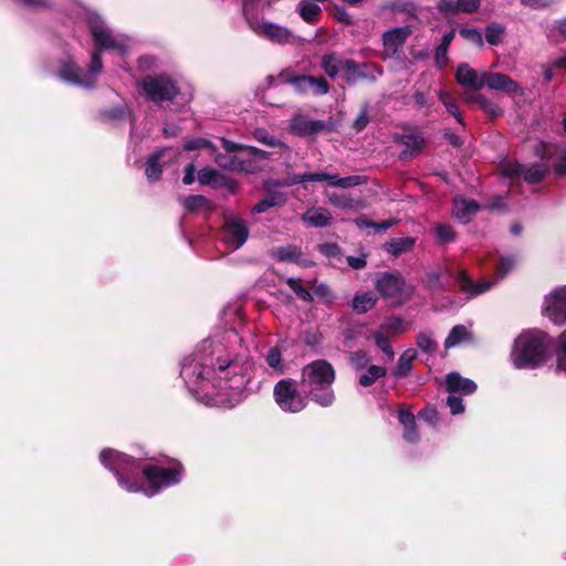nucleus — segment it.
Masks as SVG:
<instances>
[{"label":"nucleus","mask_w":566,"mask_h":566,"mask_svg":"<svg viewBox=\"0 0 566 566\" xmlns=\"http://www.w3.org/2000/svg\"><path fill=\"white\" fill-rule=\"evenodd\" d=\"M240 343L238 333L228 329L202 340L182 360L180 376L205 405L233 408L245 398L253 361L247 349L233 352Z\"/></svg>","instance_id":"nucleus-1"},{"label":"nucleus","mask_w":566,"mask_h":566,"mask_svg":"<svg viewBox=\"0 0 566 566\" xmlns=\"http://www.w3.org/2000/svg\"><path fill=\"white\" fill-rule=\"evenodd\" d=\"M102 464L114 472L118 484L127 492H143L154 496L163 489L175 485L182 478V467L174 463L170 468L144 465L129 455L113 449H104L99 453Z\"/></svg>","instance_id":"nucleus-2"},{"label":"nucleus","mask_w":566,"mask_h":566,"mask_svg":"<svg viewBox=\"0 0 566 566\" xmlns=\"http://www.w3.org/2000/svg\"><path fill=\"white\" fill-rule=\"evenodd\" d=\"M76 14L90 28L96 44V51L92 54L87 70L83 71L72 57L67 56L61 61L57 75L64 82L91 88L95 85L97 75L103 70L101 52L111 50L123 56L129 49V41L124 35L113 34L96 12L78 7Z\"/></svg>","instance_id":"nucleus-3"},{"label":"nucleus","mask_w":566,"mask_h":566,"mask_svg":"<svg viewBox=\"0 0 566 566\" xmlns=\"http://www.w3.org/2000/svg\"><path fill=\"white\" fill-rule=\"evenodd\" d=\"M551 337L538 329L523 331L514 340L511 360L517 369H534L547 359Z\"/></svg>","instance_id":"nucleus-4"},{"label":"nucleus","mask_w":566,"mask_h":566,"mask_svg":"<svg viewBox=\"0 0 566 566\" xmlns=\"http://www.w3.org/2000/svg\"><path fill=\"white\" fill-rule=\"evenodd\" d=\"M336 371L331 363L316 359L302 369V386L307 389L310 398L321 407H331L335 402L333 384Z\"/></svg>","instance_id":"nucleus-5"},{"label":"nucleus","mask_w":566,"mask_h":566,"mask_svg":"<svg viewBox=\"0 0 566 566\" xmlns=\"http://www.w3.org/2000/svg\"><path fill=\"white\" fill-rule=\"evenodd\" d=\"M517 259L514 255L501 256L495 265L496 279L474 282L464 269L458 270L455 282L460 290L470 297L478 296L490 291L500 280L505 277L516 265Z\"/></svg>","instance_id":"nucleus-6"},{"label":"nucleus","mask_w":566,"mask_h":566,"mask_svg":"<svg viewBox=\"0 0 566 566\" xmlns=\"http://www.w3.org/2000/svg\"><path fill=\"white\" fill-rule=\"evenodd\" d=\"M222 148L227 153H237L238 172L255 174L261 169V163L269 158L264 150L227 139H222Z\"/></svg>","instance_id":"nucleus-7"},{"label":"nucleus","mask_w":566,"mask_h":566,"mask_svg":"<svg viewBox=\"0 0 566 566\" xmlns=\"http://www.w3.org/2000/svg\"><path fill=\"white\" fill-rule=\"evenodd\" d=\"M140 93L154 103H161L175 98L179 88L167 75H148L140 83Z\"/></svg>","instance_id":"nucleus-8"},{"label":"nucleus","mask_w":566,"mask_h":566,"mask_svg":"<svg viewBox=\"0 0 566 566\" xmlns=\"http://www.w3.org/2000/svg\"><path fill=\"white\" fill-rule=\"evenodd\" d=\"M274 400L285 412H300L306 407V399L300 394L293 379H282L273 390Z\"/></svg>","instance_id":"nucleus-9"},{"label":"nucleus","mask_w":566,"mask_h":566,"mask_svg":"<svg viewBox=\"0 0 566 566\" xmlns=\"http://www.w3.org/2000/svg\"><path fill=\"white\" fill-rule=\"evenodd\" d=\"M255 0L243 1V13L247 17L250 29L260 36L272 42L285 43L291 38V32L286 28L269 22L266 20H252L249 18L250 11L253 9Z\"/></svg>","instance_id":"nucleus-10"},{"label":"nucleus","mask_w":566,"mask_h":566,"mask_svg":"<svg viewBox=\"0 0 566 566\" xmlns=\"http://www.w3.org/2000/svg\"><path fill=\"white\" fill-rule=\"evenodd\" d=\"M377 291L387 300L401 304L411 294V287L398 273H385L376 282Z\"/></svg>","instance_id":"nucleus-11"},{"label":"nucleus","mask_w":566,"mask_h":566,"mask_svg":"<svg viewBox=\"0 0 566 566\" xmlns=\"http://www.w3.org/2000/svg\"><path fill=\"white\" fill-rule=\"evenodd\" d=\"M542 313L555 325L566 324V285L556 287L545 295Z\"/></svg>","instance_id":"nucleus-12"},{"label":"nucleus","mask_w":566,"mask_h":566,"mask_svg":"<svg viewBox=\"0 0 566 566\" xmlns=\"http://www.w3.org/2000/svg\"><path fill=\"white\" fill-rule=\"evenodd\" d=\"M549 171L548 163H537L525 166L518 163H507L503 167L505 176L512 179L523 178L528 184H535L545 178Z\"/></svg>","instance_id":"nucleus-13"},{"label":"nucleus","mask_w":566,"mask_h":566,"mask_svg":"<svg viewBox=\"0 0 566 566\" xmlns=\"http://www.w3.org/2000/svg\"><path fill=\"white\" fill-rule=\"evenodd\" d=\"M249 237V229L247 222L239 217H227L224 222V241L226 243L237 250L241 248Z\"/></svg>","instance_id":"nucleus-14"},{"label":"nucleus","mask_w":566,"mask_h":566,"mask_svg":"<svg viewBox=\"0 0 566 566\" xmlns=\"http://www.w3.org/2000/svg\"><path fill=\"white\" fill-rule=\"evenodd\" d=\"M411 30L409 27H399L386 31L382 34L384 53L386 57L394 56L405 44Z\"/></svg>","instance_id":"nucleus-15"},{"label":"nucleus","mask_w":566,"mask_h":566,"mask_svg":"<svg viewBox=\"0 0 566 566\" xmlns=\"http://www.w3.org/2000/svg\"><path fill=\"white\" fill-rule=\"evenodd\" d=\"M483 87L505 93H523L521 85L503 73L483 72Z\"/></svg>","instance_id":"nucleus-16"},{"label":"nucleus","mask_w":566,"mask_h":566,"mask_svg":"<svg viewBox=\"0 0 566 566\" xmlns=\"http://www.w3.org/2000/svg\"><path fill=\"white\" fill-rule=\"evenodd\" d=\"M329 91V84L323 76L301 75L295 80V92L298 94L325 95Z\"/></svg>","instance_id":"nucleus-17"},{"label":"nucleus","mask_w":566,"mask_h":566,"mask_svg":"<svg viewBox=\"0 0 566 566\" xmlns=\"http://www.w3.org/2000/svg\"><path fill=\"white\" fill-rule=\"evenodd\" d=\"M178 156L179 153L171 148H165L150 156L146 165V176L148 180L157 181L160 178L161 167L167 163L164 160L166 157L168 158V160H176Z\"/></svg>","instance_id":"nucleus-18"},{"label":"nucleus","mask_w":566,"mask_h":566,"mask_svg":"<svg viewBox=\"0 0 566 566\" xmlns=\"http://www.w3.org/2000/svg\"><path fill=\"white\" fill-rule=\"evenodd\" d=\"M455 77L457 82L467 90L479 91L483 88V72H476L468 63L459 64Z\"/></svg>","instance_id":"nucleus-19"},{"label":"nucleus","mask_w":566,"mask_h":566,"mask_svg":"<svg viewBox=\"0 0 566 566\" xmlns=\"http://www.w3.org/2000/svg\"><path fill=\"white\" fill-rule=\"evenodd\" d=\"M270 255L280 262H290L302 266L312 265V262L303 258L302 249L294 244L273 248L270 251Z\"/></svg>","instance_id":"nucleus-20"},{"label":"nucleus","mask_w":566,"mask_h":566,"mask_svg":"<svg viewBox=\"0 0 566 566\" xmlns=\"http://www.w3.org/2000/svg\"><path fill=\"white\" fill-rule=\"evenodd\" d=\"M291 130L301 136H310L321 132L325 125L322 120H312L304 115H295L290 123Z\"/></svg>","instance_id":"nucleus-21"},{"label":"nucleus","mask_w":566,"mask_h":566,"mask_svg":"<svg viewBox=\"0 0 566 566\" xmlns=\"http://www.w3.org/2000/svg\"><path fill=\"white\" fill-rule=\"evenodd\" d=\"M479 210L480 206L475 200L457 197L453 201V216L462 223H468Z\"/></svg>","instance_id":"nucleus-22"},{"label":"nucleus","mask_w":566,"mask_h":566,"mask_svg":"<svg viewBox=\"0 0 566 566\" xmlns=\"http://www.w3.org/2000/svg\"><path fill=\"white\" fill-rule=\"evenodd\" d=\"M446 385L450 394L470 395L476 390V384L473 380L464 378L455 371L446 376Z\"/></svg>","instance_id":"nucleus-23"},{"label":"nucleus","mask_w":566,"mask_h":566,"mask_svg":"<svg viewBox=\"0 0 566 566\" xmlns=\"http://www.w3.org/2000/svg\"><path fill=\"white\" fill-rule=\"evenodd\" d=\"M481 0H440L438 9L444 13H472L480 7Z\"/></svg>","instance_id":"nucleus-24"},{"label":"nucleus","mask_w":566,"mask_h":566,"mask_svg":"<svg viewBox=\"0 0 566 566\" xmlns=\"http://www.w3.org/2000/svg\"><path fill=\"white\" fill-rule=\"evenodd\" d=\"M464 102L476 105L481 111L491 117H496L502 114V109L483 94L467 93L464 96Z\"/></svg>","instance_id":"nucleus-25"},{"label":"nucleus","mask_w":566,"mask_h":566,"mask_svg":"<svg viewBox=\"0 0 566 566\" xmlns=\"http://www.w3.org/2000/svg\"><path fill=\"white\" fill-rule=\"evenodd\" d=\"M198 181L200 182V185H209L212 187H221L223 185H228L232 190L237 188V185L234 182L228 184L222 174L210 167H206L199 170Z\"/></svg>","instance_id":"nucleus-26"},{"label":"nucleus","mask_w":566,"mask_h":566,"mask_svg":"<svg viewBox=\"0 0 566 566\" xmlns=\"http://www.w3.org/2000/svg\"><path fill=\"white\" fill-rule=\"evenodd\" d=\"M302 220L315 228H324L331 223L332 213L322 207L308 209Z\"/></svg>","instance_id":"nucleus-27"},{"label":"nucleus","mask_w":566,"mask_h":566,"mask_svg":"<svg viewBox=\"0 0 566 566\" xmlns=\"http://www.w3.org/2000/svg\"><path fill=\"white\" fill-rule=\"evenodd\" d=\"M408 331V323H406L401 317L390 316L387 317L379 328L376 331L381 333L387 337H392L396 335L403 334Z\"/></svg>","instance_id":"nucleus-28"},{"label":"nucleus","mask_w":566,"mask_h":566,"mask_svg":"<svg viewBox=\"0 0 566 566\" xmlns=\"http://www.w3.org/2000/svg\"><path fill=\"white\" fill-rule=\"evenodd\" d=\"M401 143L407 149L402 151L400 156L401 158H408L413 153L420 151L424 147L426 139L420 133L411 132L401 136Z\"/></svg>","instance_id":"nucleus-29"},{"label":"nucleus","mask_w":566,"mask_h":566,"mask_svg":"<svg viewBox=\"0 0 566 566\" xmlns=\"http://www.w3.org/2000/svg\"><path fill=\"white\" fill-rule=\"evenodd\" d=\"M297 12L301 18L310 24H315L322 14L321 7L310 0H300L297 4Z\"/></svg>","instance_id":"nucleus-30"},{"label":"nucleus","mask_w":566,"mask_h":566,"mask_svg":"<svg viewBox=\"0 0 566 566\" xmlns=\"http://www.w3.org/2000/svg\"><path fill=\"white\" fill-rule=\"evenodd\" d=\"M369 67H373L375 71H377L378 74H381V69L379 66L369 64H363L360 66L354 60H345L344 70L346 71L347 82H356L359 78L366 77L367 73L363 69Z\"/></svg>","instance_id":"nucleus-31"},{"label":"nucleus","mask_w":566,"mask_h":566,"mask_svg":"<svg viewBox=\"0 0 566 566\" xmlns=\"http://www.w3.org/2000/svg\"><path fill=\"white\" fill-rule=\"evenodd\" d=\"M286 202V196L282 192L271 193L252 207L253 214L263 213L273 207H281Z\"/></svg>","instance_id":"nucleus-32"},{"label":"nucleus","mask_w":566,"mask_h":566,"mask_svg":"<svg viewBox=\"0 0 566 566\" xmlns=\"http://www.w3.org/2000/svg\"><path fill=\"white\" fill-rule=\"evenodd\" d=\"M344 62L336 53H328L322 57V67L327 76L334 78L344 70Z\"/></svg>","instance_id":"nucleus-33"},{"label":"nucleus","mask_w":566,"mask_h":566,"mask_svg":"<svg viewBox=\"0 0 566 566\" xmlns=\"http://www.w3.org/2000/svg\"><path fill=\"white\" fill-rule=\"evenodd\" d=\"M328 202L336 208L345 210H359L364 208L363 201L354 200L346 195L331 193L328 195Z\"/></svg>","instance_id":"nucleus-34"},{"label":"nucleus","mask_w":566,"mask_h":566,"mask_svg":"<svg viewBox=\"0 0 566 566\" xmlns=\"http://www.w3.org/2000/svg\"><path fill=\"white\" fill-rule=\"evenodd\" d=\"M377 303V296L374 292L357 294L353 300V310L359 314L371 310Z\"/></svg>","instance_id":"nucleus-35"},{"label":"nucleus","mask_w":566,"mask_h":566,"mask_svg":"<svg viewBox=\"0 0 566 566\" xmlns=\"http://www.w3.org/2000/svg\"><path fill=\"white\" fill-rule=\"evenodd\" d=\"M471 333L464 325H455L444 340L446 348L460 345L462 342L470 340Z\"/></svg>","instance_id":"nucleus-36"},{"label":"nucleus","mask_w":566,"mask_h":566,"mask_svg":"<svg viewBox=\"0 0 566 566\" xmlns=\"http://www.w3.org/2000/svg\"><path fill=\"white\" fill-rule=\"evenodd\" d=\"M386 368L377 365H369L366 373L361 374L358 378V384L361 387H370L378 380L386 376Z\"/></svg>","instance_id":"nucleus-37"},{"label":"nucleus","mask_w":566,"mask_h":566,"mask_svg":"<svg viewBox=\"0 0 566 566\" xmlns=\"http://www.w3.org/2000/svg\"><path fill=\"white\" fill-rule=\"evenodd\" d=\"M417 353L415 349L410 348L405 350L398 360L397 368L395 370V376L397 377H406L411 368H412V361L416 359Z\"/></svg>","instance_id":"nucleus-38"},{"label":"nucleus","mask_w":566,"mask_h":566,"mask_svg":"<svg viewBox=\"0 0 566 566\" xmlns=\"http://www.w3.org/2000/svg\"><path fill=\"white\" fill-rule=\"evenodd\" d=\"M415 244L412 238L392 239L386 244V251L395 256L410 250Z\"/></svg>","instance_id":"nucleus-39"},{"label":"nucleus","mask_w":566,"mask_h":566,"mask_svg":"<svg viewBox=\"0 0 566 566\" xmlns=\"http://www.w3.org/2000/svg\"><path fill=\"white\" fill-rule=\"evenodd\" d=\"M326 181L332 186L347 189L361 185L364 182V178L358 175L339 178L337 175L328 174Z\"/></svg>","instance_id":"nucleus-40"},{"label":"nucleus","mask_w":566,"mask_h":566,"mask_svg":"<svg viewBox=\"0 0 566 566\" xmlns=\"http://www.w3.org/2000/svg\"><path fill=\"white\" fill-rule=\"evenodd\" d=\"M213 155H214V161L220 168L231 170V171H238V164H237L238 155H237V153H227L226 151V154H220V153L216 151Z\"/></svg>","instance_id":"nucleus-41"},{"label":"nucleus","mask_w":566,"mask_h":566,"mask_svg":"<svg viewBox=\"0 0 566 566\" xmlns=\"http://www.w3.org/2000/svg\"><path fill=\"white\" fill-rule=\"evenodd\" d=\"M438 97L439 99L441 101V103L444 105V107L447 108V112L452 115L458 123L462 124L463 125V118L459 112V107L458 105L453 102L451 95L449 92L447 91H442L440 90L438 92Z\"/></svg>","instance_id":"nucleus-42"},{"label":"nucleus","mask_w":566,"mask_h":566,"mask_svg":"<svg viewBox=\"0 0 566 566\" xmlns=\"http://www.w3.org/2000/svg\"><path fill=\"white\" fill-rule=\"evenodd\" d=\"M557 365L556 371L566 375V331L559 336V345L556 353Z\"/></svg>","instance_id":"nucleus-43"},{"label":"nucleus","mask_w":566,"mask_h":566,"mask_svg":"<svg viewBox=\"0 0 566 566\" xmlns=\"http://www.w3.org/2000/svg\"><path fill=\"white\" fill-rule=\"evenodd\" d=\"M373 336L377 347L387 356L389 360H392L395 358V350L390 345V337H387L378 332H375Z\"/></svg>","instance_id":"nucleus-44"},{"label":"nucleus","mask_w":566,"mask_h":566,"mask_svg":"<svg viewBox=\"0 0 566 566\" xmlns=\"http://www.w3.org/2000/svg\"><path fill=\"white\" fill-rule=\"evenodd\" d=\"M349 361L355 370H361L369 366L370 358L365 350H356L350 353Z\"/></svg>","instance_id":"nucleus-45"},{"label":"nucleus","mask_w":566,"mask_h":566,"mask_svg":"<svg viewBox=\"0 0 566 566\" xmlns=\"http://www.w3.org/2000/svg\"><path fill=\"white\" fill-rule=\"evenodd\" d=\"M436 235L440 243L446 244L455 239V232L449 224L439 223L436 227Z\"/></svg>","instance_id":"nucleus-46"},{"label":"nucleus","mask_w":566,"mask_h":566,"mask_svg":"<svg viewBox=\"0 0 566 566\" xmlns=\"http://www.w3.org/2000/svg\"><path fill=\"white\" fill-rule=\"evenodd\" d=\"M417 345L424 353L432 354L437 350V343L432 339L430 333L423 332L417 336Z\"/></svg>","instance_id":"nucleus-47"},{"label":"nucleus","mask_w":566,"mask_h":566,"mask_svg":"<svg viewBox=\"0 0 566 566\" xmlns=\"http://www.w3.org/2000/svg\"><path fill=\"white\" fill-rule=\"evenodd\" d=\"M184 207L188 210V211H196V210H199L201 208H205L209 205V201L206 197L203 196H200V195H195V196H188L184 199Z\"/></svg>","instance_id":"nucleus-48"},{"label":"nucleus","mask_w":566,"mask_h":566,"mask_svg":"<svg viewBox=\"0 0 566 566\" xmlns=\"http://www.w3.org/2000/svg\"><path fill=\"white\" fill-rule=\"evenodd\" d=\"M504 34V28L500 24H491L485 29V39L492 45L501 43Z\"/></svg>","instance_id":"nucleus-49"},{"label":"nucleus","mask_w":566,"mask_h":566,"mask_svg":"<svg viewBox=\"0 0 566 566\" xmlns=\"http://www.w3.org/2000/svg\"><path fill=\"white\" fill-rule=\"evenodd\" d=\"M290 289L303 301L311 302L313 300L312 294L308 290L302 286L301 281L298 279L289 277L286 280Z\"/></svg>","instance_id":"nucleus-50"},{"label":"nucleus","mask_w":566,"mask_h":566,"mask_svg":"<svg viewBox=\"0 0 566 566\" xmlns=\"http://www.w3.org/2000/svg\"><path fill=\"white\" fill-rule=\"evenodd\" d=\"M268 365L280 373L283 371L282 353L279 348L272 347L265 356Z\"/></svg>","instance_id":"nucleus-51"},{"label":"nucleus","mask_w":566,"mask_h":566,"mask_svg":"<svg viewBox=\"0 0 566 566\" xmlns=\"http://www.w3.org/2000/svg\"><path fill=\"white\" fill-rule=\"evenodd\" d=\"M184 148L189 151L202 149V148L210 149L211 154H214L217 151V148L211 144V142H209L208 139H205V138L190 139L185 144Z\"/></svg>","instance_id":"nucleus-52"},{"label":"nucleus","mask_w":566,"mask_h":566,"mask_svg":"<svg viewBox=\"0 0 566 566\" xmlns=\"http://www.w3.org/2000/svg\"><path fill=\"white\" fill-rule=\"evenodd\" d=\"M254 137H255V139L258 142H260V143H262L264 145H268V146H271V147L281 146V147L287 148V146H285L283 143L277 140L274 136L270 135L264 129L255 130Z\"/></svg>","instance_id":"nucleus-53"},{"label":"nucleus","mask_w":566,"mask_h":566,"mask_svg":"<svg viewBox=\"0 0 566 566\" xmlns=\"http://www.w3.org/2000/svg\"><path fill=\"white\" fill-rule=\"evenodd\" d=\"M460 35L465 40L473 42L478 46H483V38L482 34L476 29H468L463 28L459 31Z\"/></svg>","instance_id":"nucleus-54"},{"label":"nucleus","mask_w":566,"mask_h":566,"mask_svg":"<svg viewBox=\"0 0 566 566\" xmlns=\"http://www.w3.org/2000/svg\"><path fill=\"white\" fill-rule=\"evenodd\" d=\"M447 405L449 406L452 415H460L464 411L462 399L453 394L448 397Z\"/></svg>","instance_id":"nucleus-55"},{"label":"nucleus","mask_w":566,"mask_h":566,"mask_svg":"<svg viewBox=\"0 0 566 566\" xmlns=\"http://www.w3.org/2000/svg\"><path fill=\"white\" fill-rule=\"evenodd\" d=\"M318 250L322 254H324L328 258H338L340 255V249L335 243L319 244Z\"/></svg>","instance_id":"nucleus-56"},{"label":"nucleus","mask_w":566,"mask_h":566,"mask_svg":"<svg viewBox=\"0 0 566 566\" xmlns=\"http://www.w3.org/2000/svg\"><path fill=\"white\" fill-rule=\"evenodd\" d=\"M403 439L409 443H417L420 440V436L417 431L416 423L410 427H403Z\"/></svg>","instance_id":"nucleus-57"},{"label":"nucleus","mask_w":566,"mask_h":566,"mask_svg":"<svg viewBox=\"0 0 566 566\" xmlns=\"http://www.w3.org/2000/svg\"><path fill=\"white\" fill-rule=\"evenodd\" d=\"M300 75H295L294 72L290 69L282 71L277 78L283 84H290L295 90V80L298 78Z\"/></svg>","instance_id":"nucleus-58"},{"label":"nucleus","mask_w":566,"mask_h":566,"mask_svg":"<svg viewBox=\"0 0 566 566\" xmlns=\"http://www.w3.org/2000/svg\"><path fill=\"white\" fill-rule=\"evenodd\" d=\"M398 419H399V422L403 427H408V426L410 427L411 424H415V422H416L413 413L403 408L399 409Z\"/></svg>","instance_id":"nucleus-59"},{"label":"nucleus","mask_w":566,"mask_h":566,"mask_svg":"<svg viewBox=\"0 0 566 566\" xmlns=\"http://www.w3.org/2000/svg\"><path fill=\"white\" fill-rule=\"evenodd\" d=\"M436 64L439 69H443L448 64V50L437 46L436 49Z\"/></svg>","instance_id":"nucleus-60"},{"label":"nucleus","mask_w":566,"mask_h":566,"mask_svg":"<svg viewBox=\"0 0 566 566\" xmlns=\"http://www.w3.org/2000/svg\"><path fill=\"white\" fill-rule=\"evenodd\" d=\"M347 263L352 269H355V270L364 269L367 264L365 255L348 256Z\"/></svg>","instance_id":"nucleus-61"},{"label":"nucleus","mask_w":566,"mask_h":566,"mask_svg":"<svg viewBox=\"0 0 566 566\" xmlns=\"http://www.w3.org/2000/svg\"><path fill=\"white\" fill-rule=\"evenodd\" d=\"M335 17L339 22L346 25H352L354 23L352 15L343 8L336 9Z\"/></svg>","instance_id":"nucleus-62"},{"label":"nucleus","mask_w":566,"mask_h":566,"mask_svg":"<svg viewBox=\"0 0 566 566\" xmlns=\"http://www.w3.org/2000/svg\"><path fill=\"white\" fill-rule=\"evenodd\" d=\"M522 3L533 9H542L551 6L553 0H522Z\"/></svg>","instance_id":"nucleus-63"},{"label":"nucleus","mask_w":566,"mask_h":566,"mask_svg":"<svg viewBox=\"0 0 566 566\" xmlns=\"http://www.w3.org/2000/svg\"><path fill=\"white\" fill-rule=\"evenodd\" d=\"M195 172H196V168H195L193 164H189L185 169V176L182 178V181L185 185L193 184Z\"/></svg>","instance_id":"nucleus-64"}]
</instances>
